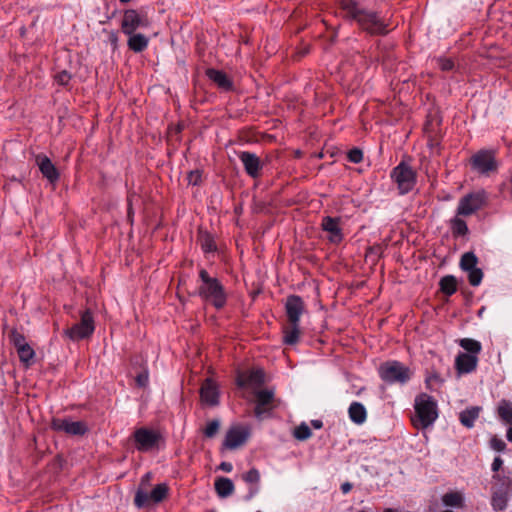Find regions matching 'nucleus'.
<instances>
[{
  "mask_svg": "<svg viewBox=\"0 0 512 512\" xmlns=\"http://www.w3.org/2000/svg\"><path fill=\"white\" fill-rule=\"evenodd\" d=\"M339 5L344 18L355 21L367 34L384 36L389 33V23L378 12L365 8L357 0H339Z\"/></svg>",
  "mask_w": 512,
  "mask_h": 512,
  "instance_id": "1",
  "label": "nucleus"
},
{
  "mask_svg": "<svg viewBox=\"0 0 512 512\" xmlns=\"http://www.w3.org/2000/svg\"><path fill=\"white\" fill-rule=\"evenodd\" d=\"M201 285L198 287V295L211 303L217 310L222 309L227 302V294L221 282L211 277L205 269L199 271Z\"/></svg>",
  "mask_w": 512,
  "mask_h": 512,
  "instance_id": "2",
  "label": "nucleus"
},
{
  "mask_svg": "<svg viewBox=\"0 0 512 512\" xmlns=\"http://www.w3.org/2000/svg\"><path fill=\"white\" fill-rule=\"evenodd\" d=\"M378 374L381 380L386 384L404 385L410 381L413 372L400 361L388 360L380 364Z\"/></svg>",
  "mask_w": 512,
  "mask_h": 512,
  "instance_id": "3",
  "label": "nucleus"
},
{
  "mask_svg": "<svg viewBox=\"0 0 512 512\" xmlns=\"http://www.w3.org/2000/svg\"><path fill=\"white\" fill-rule=\"evenodd\" d=\"M492 484L491 505L495 511H502L507 507L512 492V480L505 474H494Z\"/></svg>",
  "mask_w": 512,
  "mask_h": 512,
  "instance_id": "4",
  "label": "nucleus"
},
{
  "mask_svg": "<svg viewBox=\"0 0 512 512\" xmlns=\"http://www.w3.org/2000/svg\"><path fill=\"white\" fill-rule=\"evenodd\" d=\"M414 409L422 428L431 426L438 418L437 402L432 396L426 393H421L416 396Z\"/></svg>",
  "mask_w": 512,
  "mask_h": 512,
  "instance_id": "5",
  "label": "nucleus"
},
{
  "mask_svg": "<svg viewBox=\"0 0 512 512\" xmlns=\"http://www.w3.org/2000/svg\"><path fill=\"white\" fill-rule=\"evenodd\" d=\"M132 438L136 450L141 453L158 450L164 443V437L158 430L147 427L137 428L133 432Z\"/></svg>",
  "mask_w": 512,
  "mask_h": 512,
  "instance_id": "6",
  "label": "nucleus"
},
{
  "mask_svg": "<svg viewBox=\"0 0 512 512\" xmlns=\"http://www.w3.org/2000/svg\"><path fill=\"white\" fill-rule=\"evenodd\" d=\"M151 21L143 9H126L120 21V29L123 34H132L143 29H148Z\"/></svg>",
  "mask_w": 512,
  "mask_h": 512,
  "instance_id": "7",
  "label": "nucleus"
},
{
  "mask_svg": "<svg viewBox=\"0 0 512 512\" xmlns=\"http://www.w3.org/2000/svg\"><path fill=\"white\" fill-rule=\"evenodd\" d=\"M470 164L474 171L481 175H489L498 171L499 163L496 160V151L493 149H481L470 158Z\"/></svg>",
  "mask_w": 512,
  "mask_h": 512,
  "instance_id": "8",
  "label": "nucleus"
},
{
  "mask_svg": "<svg viewBox=\"0 0 512 512\" xmlns=\"http://www.w3.org/2000/svg\"><path fill=\"white\" fill-rule=\"evenodd\" d=\"M391 178L397 184L400 195L411 192L416 185V172L403 161L392 169Z\"/></svg>",
  "mask_w": 512,
  "mask_h": 512,
  "instance_id": "9",
  "label": "nucleus"
},
{
  "mask_svg": "<svg viewBox=\"0 0 512 512\" xmlns=\"http://www.w3.org/2000/svg\"><path fill=\"white\" fill-rule=\"evenodd\" d=\"M487 193L477 190L463 196L458 203L456 215L468 217L482 209L487 203Z\"/></svg>",
  "mask_w": 512,
  "mask_h": 512,
  "instance_id": "10",
  "label": "nucleus"
},
{
  "mask_svg": "<svg viewBox=\"0 0 512 512\" xmlns=\"http://www.w3.org/2000/svg\"><path fill=\"white\" fill-rule=\"evenodd\" d=\"M95 330L94 318L90 309L81 314L79 323L72 325L64 331V335L72 341H80L92 336Z\"/></svg>",
  "mask_w": 512,
  "mask_h": 512,
  "instance_id": "11",
  "label": "nucleus"
},
{
  "mask_svg": "<svg viewBox=\"0 0 512 512\" xmlns=\"http://www.w3.org/2000/svg\"><path fill=\"white\" fill-rule=\"evenodd\" d=\"M51 428L71 436H83L88 432V426L84 421H72L70 418H53Z\"/></svg>",
  "mask_w": 512,
  "mask_h": 512,
  "instance_id": "12",
  "label": "nucleus"
},
{
  "mask_svg": "<svg viewBox=\"0 0 512 512\" xmlns=\"http://www.w3.org/2000/svg\"><path fill=\"white\" fill-rule=\"evenodd\" d=\"M306 311L303 299L298 295H289L285 302V312L288 324H300V318Z\"/></svg>",
  "mask_w": 512,
  "mask_h": 512,
  "instance_id": "13",
  "label": "nucleus"
},
{
  "mask_svg": "<svg viewBox=\"0 0 512 512\" xmlns=\"http://www.w3.org/2000/svg\"><path fill=\"white\" fill-rule=\"evenodd\" d=\"M340 224V217L324 216L321 220V228L328 233L327 238L333 244H339L344 238Z\"/></svg>",
  "mask_w": 512,
  "mask_h": 512,
  "instance_id": "14",
  "label": "nucleus"
},
{
  "mask_svg": "<svg viewBox=\"0 0 512 512\" xmlns=\"http://www.w3.org/2000/svg\"><path fill=\"white\" fill-rule=\"evenodd\" d=\"M248 436L249 432L245 428L233 426L226 432L222 447L228 450H235L246 442Z\"/></svg>",
  "mask_w": 512,
  "mask_h": 512,
  "instance_id": "15",
  "label": "nucleus"
},
{
  "mask_svg": "<svg viewBox=\"0 0 512 512\" xmlns=\"http://www.w3.org/2000/svg\"><path fill=\"white\" fill-rule=\"evenodd\" d=\"M264 382V373L261 369H252L237 373L236 384L240 388L258 387Z\"/></svg>",
  "mask_w": 512,
  "mask_h": 512,
  "instance_id": "16",
  "label": "nucleus"
},
{
  "mask_svg": "<svg viewBox=\"0 0 512 512\" xmlns=\"http://www.w3.org/2000/svg\"><path fill=\"white\" fill-rule=\"evenodd\" d=\"M239 159L244 166L245 172L251 178H257L260 176L263 165L260 158L255 153L242 151L239 153Z\"/></svg>",
  "mask_w": 512,
  "mask_h": 512,
  "instance_id": "17",
  "label": "nucleus"
},
{
  "mask_svg": "<svg viewBox=\"0 0 512 512\" xmlns=\"http://www.w3.org/2000/svg\"><path fill=\"white\" fill-rule=\"evenodd\" d=\"M36 164L38 165L43 177H45L51 184H54L59 180L60 174L48 156L38 154L36 156Z\"/></svg>",
  "mask_w": 512,
  "mask_h": 512,
  "instance_id": "18",
  "label": "nucleus"
},
{
  "mask_svg": "<svg viewBox=\"0 0 512 512\" xmlns=\"http://www.w3.org/2000/svg\"><path fill=\"white\" fill-rule=\"evenodd\" d=\"M200 397L202 402L209 406L219 404V391L216 383L212 379H206L200 388Z\"/></svg>",
  "mask_w": 512,
  "mask_h": 512,
  "instance_id": "19",
  "label": "nucleus"
},
{
  "mask_svg": "<svg viewBox=\"0 0 512 512\" xmlns=\"http://www.w3.org/2000/svg\"><path fill=\"white\" fill-rule=\"evenodd\" d=\"M478 357L468 353L460 352L455 359V368L460 374H468L477 368Z\"/></svg>",
  "mask_w": 512,
  "mask_h": 512,
  "instance_id": "20",
  "label": "nucleus"
},
{
  "mask_svg": "<svg viewBox=\"0 0 512 512\" xmlns=\"http://www.w3.org/2000/svg\"><path fill=\"white\" fill-rule=\"evenodd\" d=\"M206 76L209 80L217 85V87L223 91H231L233 90V81L228 77V75L214 68H208L206 70Z\"/></svg>",
  "mask_w": 512,
  "mask_h": 512,
  "instance_id": "21",
  "label": "nucleus"
},
{
  "mask_svg": "<svg viewBox=\"0 0 512 512\" xmlns=\"http://www.w3.org/2000/svg\"><path fill=\"white\" fill-rule=\"evenodd\" d=\"M127 39L128 49L134 53H141L148 48L150 38L141 32H132V34H125Z\"/></svg>",
  "mask_w": 512,
  "mask_h": 512,
  "instance_id": "22",
  "label": "nucleus"
},
{
  "mask_svg": "<svg viewBox=\"0 0 512 512\" xmlns=\"http://www.w3.org/2000/svg\"><path fill=\"white\" fill-rule=\"evenodd\" d=\"M242 479L250 485L248 493L244 497L245 501H250L253 497H255L258 494L260 490V473L257 469L252 468L242 475Z\"/></svg>",
  "mask_w": 512,
  "mask_h": 512,
  "instance_id": "23",
  "label": "nucleus"
},
{
  "mask_svg": "<svg viewBox=\"0 0 512 512\" xmlns=\"http://www.w3.org/2000/svg\"><path fill=\"white\" fill-rule=\"evenodd\" d=\"M348 415L350 420L355 424H363L367 419V411L364 405L360 402H352L348 408Z\"/></svg>",
  "mask_w": 512,
  "mask_h": 512,
  "instance_id": "24",
  "label": "nucleus"
},
{
  "mask_svg": "<svg viewBox=\"0 0 512 512\" xmlns=\"http://www.w3.org/2000/svg\"><path fill=\"white\" fill-rule=\"evenodd\" d=\"M481 412V407L479 406H472L469 408H466L465 410L461 411L459 414V421L460 423L470 429L474 427V423L476 419L479 417Z\"/></svg>",
  "mask_w": 512,
  "mask_h": 512,
  "instance_id": "25",
  "label": "nucleus"
},
{
  "mask_svg": "<svg viewBox=\"0 0 512 512\" xmlns=\"http://www.w3.org/2000/svg\"><path fill=\"white\" fill-rule=\"evenodd\" d=\"M215 491L221 498H226L233 494L234 484L231 479L226 477H219L214 483Z\"/></svg>",
  "mask_w": 512,
  "mask_h": 512,
  "instance_id": "26",
  "label": "nucleus"
},
{
  "mask_svg": "<svg viewBox=\"0 0 512 512\" xmlns=\"http://www.w3.org/2000/svg\"><path fill=\"white\" fill-rule=\"evenodd\" d=\"M497 416L506 425H512V402L506 399L499 401Z\"/></svg>",
  "mask_w": 512,
  "mask_h": 512,
  "instance_id": "27",
  "label": "nucleus"
},
{
  "mask_svg": "<svg viewBox=\"0 0 512 512\" xmlns=\"http://www.w3.org/2000/svg\"><path fill=\"white\" fill-rule=\"evenodd\" d=\"M283 341L287 345H295L300 337V324H289L283 329Z\"/></svg>",
  "mask_w": 512,
  "mask_h": 512,
  "instance_id": "28",
  "label": "nucleus"
},
{
  "mask_svg": "<svg viewBox=\"0 0 512 512\" xmlns=\"http://www.w3.org/2000/svg\"><path fill=\"white\" fill-rule=\"evenodd\" d=\"M440 291L446 296H451L457 291V279L453 275H446L440 279Z\"/></svg>",
  "mask_w": 512,
  "mask_h": 512,
  "instance_id": "29",
  "label": "nucleus"
},
{
  "mask_svg": "<svg viewBox=\"0 0 512 512\" xmlns=\"http://www.w3.org/2000/svg\"><path fill=\"white\" fill-rule=\"evenodd\" d=\"M442 502L445 506L448 507H458L461 508L464 506V498L460 492L452 491L444 494L442 496Z\"/></svg>",
  "mask_w": 512,
  "mask_h": 512,
  "instance_id": "30",
  "label": "nucleus"
},
{
  "mask_svg": "<svg viewBox=\"0 0 512 512\" xmlns=\"http://www.w3.org/2000/svg\"><path fill=\"white\" fill-rule=\"evenodd\" d=\"M461 348L467 351L468 354L478 355L482 350V345L479 341L472 338H462L458 341Z\"/></svg>",
  "mask_w": 512,
  "mask_h": 512,
  "instance_id": "31",
  "label": "nucleus"
},
{
  "mask_svg": "<svg viewBox=\"0 0 512 512\" xmlns=\"http://www.w3.org/2000/svg\"><path fill=\"white\" fill-rule=\"evenodd\" d=\"M169 488L167 484L161 483L156 485L151 493H150V499L153 503H160L162 502L168 495Z\"/></svg>",
  "mask_w": 512,
  "mask_h": 512,
  "instance_id": "32",
  "label": "nucleus"
},
{
  "mask_svg": "<svg viewBox=\"0 0 512 512\" xmlns=\"http://www.w3.org/2000/svg\"><path fill=\"white\" fill-rule=\"evenodd\" d=\"M478 258L473 252H466L461 256L460 268L463 271H468L476 268Z\"/></svg>",
  "mask_w": 512,
  "mask_h": 512,
  "instance_id": "33",
  "label": "nucleus"
},
{
  "mask_svg": "<svg viewBox=\"0 0 512 512\" xmlns=\"http://www.w3.org/2000/svg\"><path fill=\"white\" fill-rule=\"evenodd\" d=\"M451 230L454 236H465L469 231L466 222L458 215L451 220Z\"/></svg>",
  "mask_w": 512,
  "mask_h": 512,
  "instance_id": "34",
  "label": "nucleus"
},
{
  "mask_svg": "<svg viewBox=\"0 0 512 512\" xmlns=\"http://www.w3.org/2000/svg\"><path fill=\"white\" fill-rule=\"evenodd\" d=\"M200 245L205 253H211L217 249L214 238L209 233L200 236Z\"/></svg>",
  "mask_w": 512,
  "mask_h": 512,
  "instance_id": "35",
  "label": "nucleus"
},
{
  "mask_svg": "<svg viewBox=\"0 0 512 512\" xmlns=\"http://www.w3.org/2000/svg\"><path fill=\"white\" fill-rule=\"evenodd\" d=\"M17 353L21 362L29 364L30 361L35 356L34 350L27 343L26 345H22L17 349Z\"/></svg>",
  "mask_w": 512,
  "mask_h": 512,
  "instance_id": "36",
  "label": "nucleus"
},
{
  "mask_svg": "<svg viewBox=\"0 0 512 512\" xmlns=\"http://www.w3.org/2000/svg\"><path fill=\"white\" fill-rule=\"evenodd\" d=\"M293 435L296 439L304 441L312 436V431L307 424L301 423L295 428Z\"/></svg>",
  "mask_w": 512,
  "mask_h": 512,
  "instance_id": "37",
  "label": "nucleus"
},
{
  "mask_svg": "<svg viewBox=\"0 0 512 512\" xmlns=\"http://www.w3.org/2000/svg\"><path fill=\"white\" fill-rule=\"evenodd\" d=\"M257 402L256 404L260 407H266L271 404L273 400V392L268 390H261L256 394Z\"/></svg>",
  "mask_w": 512,
  "mask_h": 512,
  "instance_id": "38",
  "label": "nucleus"
},
{
  "mask_svg": "<svg viewBox=\"0 0 512 512\" xmlns=\"http://www.w3.org/2000/svg\"><path fill=\"white\" fill-rule=\"evenodd\" d=\"M150 501H151L150 494H148L147 492H145L141 489L137 490L135 497H134V504L137 508H143V507L147 506Z\"/></svg>",
  "mask_w": 512,
  "mask_h": 512,
  "instance_id": "39",
  "label": "nucleus"
},
{
  "mask_svg": "<svg viewBox=\"0 0 512 512\" xmlns=\"http://www.w3.org/2000/svg\"><path fill=\"white\" fill-rule=\"evenodd\" d=\"M468 281L470 285L476 287L479 286L483 279V272L480 268H474L471 270H468Z\"/></svg>",
  "mask_w": 512,
  "mask_h": 512,
  "instance_id": "40",
  "label": "nucleus"
},
{
  "mask_svg": "<svg viewBox=\"0 0 512 512\" xmlns=\"http://www.w3.org/2000/svg\"><path fill=\"white\" fill-rule=\"evenodd\" d=\"M220 429V421L218 419L211 420L207 423L203 433L207 438H213Z\"/></svg>",
  "mask_w": 512,
  "mask_h": 512,
  "instance_id": "41",
  "label": "nucleus"
},
{
  "mask_svg": "<svg viewBox=\"0 0 512 512\" xmlns=\"http://www.w3.org/2000/svg\"><path fill=\"white\" fill-rule=\"evenodd\" d=\"M10 341L15 346L16 350L22 345H26L25 337L23 334L19 333L17 330H12L9 335Z\"/></svg>",
  "mask_w": 512,
  "mask_h": 512,
  "instance_id": "42",
  "label": "nucleus"
},
{
  "mask_svg": "<svg viewBox=\"0 0 512 512\" xmlns=\"http://www.w3.org/2000/svg\"><path fill=\"white\" fill-rule=\"evenodd\" d=\"M347 158L350 162L358 164L363 160V152L359 148H353L348 152Z\"/></svg>",
  "mask_w": 512,
  "mask_h": 512,
  "instance_id": "43",
  "label": "nucleus"
},
{
  "mask_svg": "<svg viewBox=\"0 0 512 512\" xmlns=\"http://www.w3.org/2000/svg\"><path fill=\"white\" fill-rule=\"evenodd\" d=\"M437 63L442 71H451L455 67L454 61L450 58L440 57L437 59Z\"/></svg>",
  "mask_w": 512,
  "mask_h": 512,
  "instance_id": "44",
  "label": "nucleus"
},
{
  "mask_svg": "<svg viewBox=\"0 0 512 512\" xmlns=\"http://www.w3.org/2000/svg\"><path fill=\"white\" fill-rule=\"evenodd\" d=\"M490 447L495 451L503 452L507 445L501 438L495 435L490 439Z\"/></svg>",
  "mask_w": 512,
  "mask_h": 512,
  "instance_id": "45",
  "label": "nucleus"
},
{
  "mask_svg": "<svg viewBox=\"0 0 512 512\" xmlns=\"http://www.w3.org/2000/svg\"><path fill=\"white\" fill-rule=\"evenodd\" d=\"M55 80L59 85L66 86L71 80V74L63 70L55 75Z\"/></svg>",
  "mask_w": 512,
  "mask_h": 512,
  "instance_id": "46",
  "label": "nucleus"
},
{
  "mask_svg": "<svg viewBox=\"0 0 512 512\" xmlns=\"http://www.w3.org/2000/svg\"><path fill=\"white\" fill-rule=\"evenodd\" d=\"M202 174L199 170H192L188 173L187 179L189 184L198 185L201 182Z\"/></svg>",
  "mask_w": 512,
  "mask_h": 512,
  "instance_id": "47",
  "label": "nucleus"
},
{
  "mask_svg": "<svg viewBox=\"0 0 512 512\" xmlns=\"http://www.w3.org/2000/svg\"><path fill=\"white\" fill-rule=\"evenodd\" d=\"M108 42L112 47V51H116L118 49V32L114 30L107 31Z\"/></svg>",
  "mask_w": 512,
  "mask_h": 512,
  "instance_id": "48",
  "label": "nucleus"
},
{
  "mask_svg": "<svg viewBox=\"0 0 512 512\" xmlns=\"http://www.w3.org/2000/svg\"><path fill=\"white\" fill-rule=\"evenodd\" d=\"M135 381H136V384H137L139 387H146V386H147V384H148V381H149L148 373H147V372L139 373V374L136 376Z\"/></svg>",
  "mask_w": 512,
  "mask_h": 512,
  "instance_id": "49",
  "label": "nucleus"
},
{
  "mask_svg": "<svg viewBox=\"0 0 512 512\" xmlns=\"http://www.w3.org/2000/svg\"><path fill=\"white\" fill-rule=\"evenodd\" d=\"M503 465V460L501 457H495L493 462H492V465H491V469L493 472H495V474H497L499 472V470L501 469Z\"/></svg>",
  "mask_w": 512,
  "mask_h": 512,
  "instance_id": "50",
  "label": "nucleus"
},
{
  "mask_svg": "<svg viewBox=\"0 0 512 512\" xmlns=\"http://www.w3.org/2000/svg\"><path fill=\"white\" fill-rule=\"evenodd\" d=\"M433 381H435V382H437V381H441L440 376H439L437 373H433V374L429 375V376L426 378L425 382H426V384H427L428 388H430V384H431Z\"/></svg>",
  "mask_w": 512,
  "mask_h": 512,
  "instance_id": "51",
  "label": "nucleus"
},
{
  "mask_svg": "<svg viewBox=\"0 0 512 512\" xmlns=\"http://www.w3.org/2000/svg\"><path fill=\"white\" fill-rule=\"evenodd\" d=\"M352 488H353V485L350 482H344L341 484V487H340L343 494H348L352 490Z\"/></svg>",
  "mask_w": 512,
  "mask_h": 512,
  "instance_id": "52",
  "label": "nucleus"
},
{
  "mask_svg": "<svg viewBox=\"0 0 512 512\" xmlns=\"http://www.w3.org/2000/svg\"><path fill=\"white\" fill-rule=\"evenodd\" d=\"M219 469L224 471V472H231L232 469H233V466L230 462H222L220 465H219Z\"/></svg>",
  "mask_w": 512,
  "mask_h": 512,
  "instance_id": "53",
  "label": "nucleus"
},
{
  "mask_svg": "<svg viewBox=\"0 0 512 512\" xmlns=\"http://www.w3.org/2000/svg\"><path fill=\"white\" fill-rule=\"evenodd\" d=\"M266 411H267L266 407L259 408V405L256 404L255 410H254L256 417L260 418L262 416V414L265 413Z\"/></svg>",
  "mask_w": 512,
  "mask_h": 512,
  "instance_id": "54",
  "label": "nucleus"
},
{
  "mask_svg": "<svg viewBox=\"0 0 512 512\" xmlns=\"http://www.w3.org/2000/svg\"><path fill=\"white\" fill-rule=\"evenodd\" d=\"M311 425H312V427H313V428H315V429H320V428H322V427H323V423H322V421H321V420H312V421H311Z\"/></svg>",
  "mask_w": 512,
  "mask_h": 512,
  "instance_id": "55",
  "label": "nucleus"
},
{
  "mask_svg": "<svg viewBox=\"0 0 512 512\" xmlns=\"http://www.w3.org/2000/svg\"><path fill=\"white\" fill-rule=\"evenodd\" d=\"M506 438L509 442L512 443V424L510 425V427L507 429V432H506Z\"/></svg>",
  "mask_w": 512,
  "mask_h": 512,
  "instance_id": "56",
  "label": "nucleus"
},
{
  "mask_svg": "<svg viewBox=\"0 0 512 512\" xmlns=\"http://www.w3.org/2000/svg\"><path fill=\"white\" fill-rule=\"evenodd\" d=\"M150 477H151V474H150V473H146V474L143 476V478H142V483H144V482H148V481H149V479H150Z\"/></svg>",
  "mask_w": 512,
  "mask_h": 512,
  "instance_id": "57",
  "label": "nucleus"
},
{
  "mask_svg": "<svg viewBox=\"0 0 512 512\" xmlns=\"http://www.w3.org/2000/svg\"><path fill=\"white\" fill-rule=\"evenodd\" d=\"M383 512H397V511L392 508H387Z\"/></svg>",
  "mask_w": 512,
  "mask_h": 512,
  "instance_id": "58",
  "label": "nucleus"
}]
</instances>
